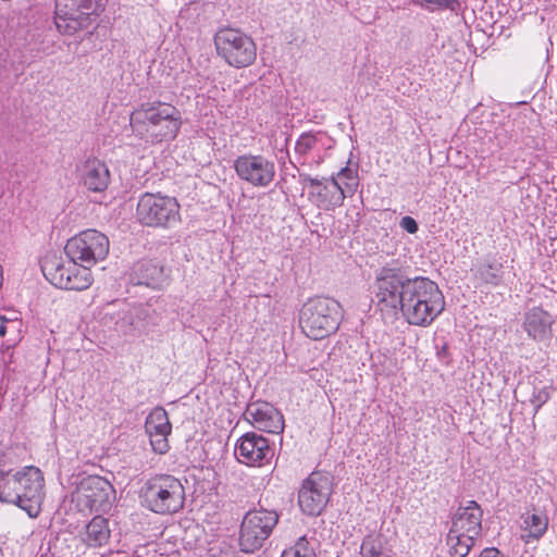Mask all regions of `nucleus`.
Wrapping results in <instances>:
<instances>
[{"mask_svg":"<svg viewBox=\"0 0 557 557\" xmlns=\"http://www.w3.org/2000/svg\"><path fill=\"white\" fill-rule=\"evenodd\" d=\"M479 557H504L497 548H485Z\"/></svg>","mask_w":557,"mask_h":557,"instance_id":"obj_34","label":"nucleus"},{"mask_svg":"<svg viewBox=\"0 0 557 557\" xmlns=\"http://www.w3.org/2000/svg\"><path fill=\"white\" fill-rule=\"evenodd\" d=\"M234 454L239 462L260 467L270 458L271 448L265 437L248 432L237 441Z\"/></svg>","mask_w":557,"mask_h":557,"instance_id":"obj_16","label":"nucleus"},{"mask_svg":"<svg viewBox=\"0 0 557 557\" xmlns=\"http://www.w3.org/2000/svg\"><path fill=\"white\" fill-rule=\"evenodd\" d=\"M332 180L337 181L342 186L344 198L352 196L359 186L358 171L355 168L345 166L335 175L331 176Z\"/></svg>","mask_w":557,"mask_h":557,"instance_id":"obj_29","label":"nucleus"},{"mask_svg":"<svg viewBox=\"0 0 557 557\" xmlns=\"http://www.w3.org/2000/svg\"><path fill=\"white\" fill-rule=\"evenodd\" d=\"M547 525L548 521L544 515L527 512L521 516L520 536L527 543L539 540L546 532Z\"/></svg>","mask_w":557,"mask_h":557,"instance_id":"obj_25","label":"nucleus"},{"mask_svg":"<svg viewBox=\"0 0 557 557\" xmlns=\"http://www.w3.org/2000/svg\"><path fill=\"white\" fill-rule=\"evenodd\" d=\"M107 0H55L54 24L62 35L82 30L90 15H98L106 8Z\"/></svg>","mask_w":557,"mask_h":557,"instance_id":"obj_7","label":"nucleus"},{"mask_svg":"<svg viewBox=\"0 0 557 557\" xmlns=\"http://www.w3.org/2000/svg\"><path fill=\"white\" fill-rule=\"evenodd\" d=\"M81 183L90 191L100 193L107 189L110 172L107 164L99 159L90 158L77 165Z\"/></svg>","mask_w":557,"mask_h":557,"instance_id":"obj_21","label":"nucleus"},{"mask_svg":"<svg viewBox=\"0 0 557 557\" xmlns=\"http://www.w3.org/2000/svg\"><path fill=\"white\" fill-rule=\"evenodd\" d=\"M129 122L134 135L148 144L175 138L182 125L180 111L161 101L143 103L132 112Z\"/></svg>","mask_w":557,"mask_h":557,"instance_id":"obj_3","label":"nucleus"},{"mask_svg":"<svg viewBox=\"0 0 557 557\" xmlns=\"http://www.w3.org/2000/svg\"><path fill=\"white\" fill-rule=\"evenodd\" d=\"M278 521L271 510H252L246 513L240 528L239 544L244 552L251 553L261 547Z\"/></svg>","mask_w":557,"mask_h":557,"instance_id":"obj_11","label":"nucleus"},{"mask_svg":"<svg viewBox=\"0 0 557 557\" xmlns=\"http://www.w3.org/2000/svg\"><path fill=\"white\" fill-rule=\"evenodd\" d=\"M216 50L225 61L235 67L250 65L257 54L251 37H214Z\"/></svg>","mask_w":557,"mask_h":557,"instance_id":"obj_15","label":"nucleus"},{"mask_svg":"<svg viewBox=\"0 0 557 557\" xmlns=\"http://www.w3.org/2000/svg\"><path fill=\"white\" fill-rule=\"evenodd\" d=\"M332 494V481L327 474L312 472L298 493V505L309 516H318L325 508Z\"/></svg>","mask_w":557,"mask_h":557,"instance_id":"obj_12","label":"nucleus"},{"mask_svg":"<svg viewBox=\"0 0 557 557\" xmlns=\"http://www.w3.org/2000/svg\"><path fill=\"white\" fill-rule=\"evenodd\" d=\"M399 226L409 234H416L419 230L417 221L409 215L401 218Z\"/></svg>","mask_w":557,"mask_h":557,"instance_id":"obj_33","label":"nucleus"},{"mask_svg":"<svg viewBox=\"0 0 557 557\" xmlns=\"http://www.w3.org/2000/svg\"><path fill=\"white\" fill-rule=\"evenodd\" d=\"M300 181L308 184V199L317 208L330 211L344 203L345 198L338 180L334 181L331 177L318 180L300 174Z\"/></svg>","mask_w":557,"mask_h":557,"instance_id":"obj_14","label":"nucleus"},{"mask_svg":"<svg viewBox=\"0 0 557 557\" xmlns=\"http://www.w3.org/2000/svg\"><path fill=\"white\" fill-rule=\"evenodd\" d=\"M343 317L341 304L330 297L307 300L299 313V325L309 338L323 339L335 333Z\"/></svg>","mask_w":557,"mask_h":557,"instance_id":"obj_4","label":"nucleus"},{"mask_svg":"<svg viewBox=\"0 0 557 557\" xmlns=\"http://www.w3.org/2000/svg\"><path fill=\"white\" fill-rule=\"evenodd\" d=\"M414 4H418L420 7L435 10V9H444L448 8L454 10V4L456 3V0H411Z\"/></svg>","mask_w":557,"mask_h":557,"instance_id":"obj_32","label":"nucleus"},{"mask_svg":"<svg viewBox=\"0 0 557 557\" xmlns=\"http://www.w3.org/2000/svg\"><path fill=\"white\" fill-rule=\"evenodd\" d=\"M144 507L158 515H172L184 507L185 488L173 475H157L149 479L140 490Z\"/></svg>","mask_w":557,"mask_h":557,"instance_id":"obj_5","label":"nucleus"},{"mask_svg":"<svg viewBox=\"0 0 557 557\" xmlns=\"http://www.w3.org/2000/svg\"><path fill=\"white\" fill-rule=\"evenodd\" d=\"M111 536L109 521L101 517H94L77 534L81 545L86 548H98L104 546Z\"/></svg>","mask_w":557,"mask_h":557,"instance_id":"obj_23","label":"nucleus"},{"mask_svg":"<svg viewBox=\"0 0 557 557\" xmlns=\"http://www.w3.org/2000/svg\"><path fill=\"white\" fill-rule=\"evenodd\" d=\"M45 277L55 287L72 290H83L92 283L91 272L87 265L78 261L61 260L51 258L44 261L41 265Z\"/></svg>","mask_w":557,"mask_h":557,"instance_id":"obj_8","label":"nucleus"},{"mask_svg":"<svg viewBox=\"0 0 557 557\" xmlns=\"http://www.w3.org/2000/svg\"><path fill=\"white\" fill-rule=\"evenodd\" d=\"M45 476L35 466L18 469L0 468V502L18 507L37 518L45 499Z\"/></svg>","mask_w":557,"mask_h":557,"instance_id":"obj_2","label":"nucleus"},{"mask_svg":"<svg viewBox=\"0 0 557 557\" xmlns=\"http://www.w3.org/2000/svg\"><path fill=\"white\" fill-rule=\"evenodd\" d=\"M176 198L160 193H145L137 202L136 218L145 226L170 228L181 221Z\"/></svg>","mask_w":557,"mask_h":557,"instance_id":"obj_6","label":"nucleus"},{"mask_svg":"<svg viewBox=\"0 0 557 557\" xmlns=\"http://www.w3.org/2000/svg\"><path fill=\"white\" fill-rule=\"evenodd\" d=\"M500 263L484 262L478 267L476 273L485 283L496 285L500 281Z\"/></svg>","mask_w":557,"mask_h":557,"instance_id":"obj_30","label":"nucleus"},{"mask_svg":"<svg viewBox=\"0 0 557 557\" xmlns=\"http://www.w3.org/2000/svg\"><path fill=\"white\" fill-rule=\"evenodd\" d=\"M547 393L540 392L537 396L532 400L536 410L547 400Z\"/></svg>","mask_w":557,"mask_h":557,"instance_id":"obj_35","label":"nucleus"},{"mask_svg":"<svg viewBox=\"0 0 557 557\" xmlns=\"http://www.w3.org/2000/svg\"><path fill=\"white\" fill-rule=\"evenodd\" d=\"M22 329L23 322L18 311L5 310L4 313L0 314V336L8 337V349L21 341Z\"/></svg>","mask_w":557,"mask_h":557,"instance_id":"obj_24","label":"nucleus"},{"mask_svg":"<svg viewBox=\"0 0 557 557\" xmlns=\"http://www.w3.org/2000/svg\"><path fill=\"white\" fill-rule=\"evenodd\" d=\"M145 429L153 451L165 454L170 448L168 437L172 431L168 412L162 407L152 409L146 418Z\"/></svg>","mask_w":557,"mask_h":557,"instance_id":"obj_19","label":"nucleus"},{"mask_svg":"<svg viewBox=\"0 0 557 557\" xmlns=\"http://www.w3.org/2000/svg\"><path fill=\"white\" fill-rule=\"evenodd\" d=\"M374 295L382 310H399L414 326L431 325L445 309L444 295L435 282L422 276L409 278L396 269L380 270Z\"/></svg>","mask_w":557,"mask_h":557,"instance_id":"obj_1","label":"nucleus"},{"mask_svg":"<svg viewBox=\"0 0 557 557\" xmlns=\"http://www.w3.org/2000/svg\"><path fill=\"white\" fill-rule=\"evenodd\" d=\"M555 319L541 307H533L524 313L523 330L528 336L539 343H548L553 337Z\"/></svg>","mask_w":557,"mask_h":557,"instance_id":"obj_20","label":"nucleus"},{"mask_svg":"<svg viewBox=\"0 0 557 557\" xmlns=\"http://www.w3.org/2000/svg\"><path fill=\"white\" fill-rule=\"evenodd\" d=\"M245 419L260 431L280 433L284 429L281 412L267 401H255L247 406Z\"/></svg>","mask_w":557,"mask_h":557,"instance_id":"obj_18","label":"nucleus"},{"mask_svg":"<svg viewBox=\"0 0 557 557\" xmlns=\"http://www.w3.org/2000/svg\"><path fill=\"white\" fill-rule=\"evenodd\" d=\"M361 557H394V550L382 534L366 536L360 546Z\"/></svg>","mask_w":557,"mask_h":557,"instance_id":"obj_26","label":"nucleus"},{"mask_svg":"<svg viewBox=\"0 0 557 557\" xmlns=\"http://www.w3.org/2000/svg\"><path fill=\"white\" fill-rule=\"evenodd\" d=\"M108 237L96 231L86 230L70 238L65 245V253L82 265L90 267L103 260L109 253Z\"/></svg>","mask_w":557,"mask_h":557,"instance_id":"obj_10","label":"nucleus"},{"mask_svg":"<svg viewBox=\"0 0 557 557\" xmlns=\"http://www.w3.org/2000/svg\"><path fill=\"white\" fill-rule=\"evenodd\" d=\"M236 175L247 184L265 188L275 177L276 169L273 161L262 154L246 153L234 161Z\"/></svg>","mask_w":557,"mask_h":557,"instance_id":"obj_13","label":"nucleus"},{"mask_svg":"<svg viewBox=\"0 0 557 557\" xmlns=\"http://www.w3.org/2000/svg\"><path fill=\"white\" fill-rule=\"evenodd\" d=\"M450 529L454 532L467 533L478 539L482 530V509L480 506L471 500L468 502L467 506L459 507L453 518Z\"/></svg>","mask_w":557,"mask_h":557,"instance_id":"obj_22","label":"nucleus"},{"mask_svg":"<svg viewBox=\"0 0 557 557\" xmlns=\"http://www.w3.org/2000/svg\"><path fill=\"white\" fill-rule=\"evenodd\" d=\"M114 493L113 486L106 479L87 475L75 482L71 499L81 511H107L114 499Z\"/></svg>","mask_w":557,"mask_h":557,"instance_id":"obj_9","label":"nucleus"},{"mask_svg":"<svg viewBox=\"0 0 557 557\" xmlns=\"http://www.w3.org/2000/svg\"><path fill=\"white\" fill-rule=\"evenodd\" d=\"M282 557H315V553L309 546L308 541L301 537L293 547L285 549Z\"/></svg>","mask_w":557,"mask_h":557,"instance_id":"obj_31","label":"nucleus"},{"mask_svg":"<svg viewBox=\"0 0 557 557\" xmlns=\"http://www.w3.org/2000/svg\"><path fill=\"white\" fill-rule=\"evenodd\" d=\"M475 539L467 533L449 530L447 534L448 553L451 557H466L474 544Z\"/></svg>","mask_w":557,"mask_h":557,"instance_id":"obj_27","label":"nucleus"},{"mask_svg":"<svg viewBox=\"0 0 557 557\" xmlns=\"http://www.w3.org/2000/svg\"><path fill=\"white\" fill-rule=\"evenodd\" d=\"M139 271L141 274L140 283L153 288L161 287L164 281V271L157 262L144 261L139 264Z\"/></svg>","mask_w":557,"mask_h":557,"instance_id":"obj_28","label":"nucleus"},{"mask_svg":"<svg viewBox=\"0 0 557 557\" xmlns=\"http://www.w3.org/2000/svg\"><path fill=\"white\" fill-rule=\"evenodd\" d=\"M331 147L332 139L324 133H304L296 141L295 152L302 164L319 165Z\"/></svg>","mask_w":557,"mask_h":557,"instance_id":"obj_17","label":"nucleus"}]
</instances>
